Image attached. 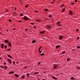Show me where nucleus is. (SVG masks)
I'll return each instance as SVG.
<instances>
[{"instance_id":"nucleus-1","label":"nucleus","mask_w":80,"mask_h":80,"mask_svg":"<svg viewBox=\"0 0 80 80\" xmlns=\"http://www.w3.org/2000/svg\"><path fill=\"white\" fill-rule=\"evenodd\" d=\"M23 18L24 20L27 21L28 20V18L26 16H24L23 17Z\"/></svg>"},{"instance_id":"nucleus-2","label":"nucleus","mask_w":80,"mask_h":80,"mask_svg":"<svg viewBox=\"0 0 80 80\" xmlns=\"http://www.w3.org/2000/svg\"><path fill=\"white\" fill-rule=\"evenodd\" d=\"M57 25H58V27H61L62 26V24H60V22L59 21L57 22L56 23Z\"/></svg>"},{"instance_id":"nucleus-3","label":"nucleus","mask_w":80,"mask_h":80,"mask_svg":"<svg viewBox=\"0 0 80 80\" xmlns=\"http://www.w3.org/2000/svg\"><path fill=\"white\" fill-rule=\"evenodd\" d=\"M7 60L8 62H9V64H11L12 62V61H11V60H10V59H7Z\"/></svg>"},{"instance_id":"nucleus-4","label":"nucleus","mask_w":80,"mask_h":80,"mask_svg":"<svg viewBox=\"0 0 80 80\" xmlns=\"http://www.w3.org/2000/svg\"><path fill=\"white\" fill-rule=\"evenodd\" d=\"M58 68V65H54L53 66V68L54 69H56V68Z\"/></svg>"},{"instance_id":"nucleus-5","label":"nucleus","mask_w":80,"mask_h":80,"mask_svg":"<svg viewBox=\"0 0 80 80\" xmlns=\"http://www.w3.org/2000/svg\"><path fill=\"white\" fill-rule=\"evenodd\" d=\"M63 38V36H60L59 37V40H62Z\"/></svg>"},{"instance_id":"nucleus-6","label":"nucleus","mask_w":80,"mask_h":80,"mask_svg":"<svg viewBox=\"0 0 80 80\" xmlns=\"http://www.w3.org/2000/svg\"><path fill=\"white\" fill-rule=\"evenodd\" d=\"M1 47L2 48H4V44L3 43H2L1 44Z\"/></svg>"},{"instance_id":"nucleus-7","label":"nucleus","mask_w":80,"mask_h":80,"mask_svg":"<svg viewBox=\"0 0 80 80\" xmlns=\"http://www.w3.org/2000/svg\"><path fill=\"white\" fill-rule=\"evenodd\" d=\"M8 44V46H9V47H12V43H11V42H9Z\"/></svg>"},{"instance_id":"nucleus-8","label":"nucleus","mask_w":80,"mask_h":80,"mask_svg":"<svg viewBox=\"0 0 80 80\" xmlns=\"http://www.w3.org/2000/svg\"><path fill=\"white\" fill-rule=\"evenodd\" d=\"M55 0H53L51 2V4H54L55 3Z\"/></svg>"},{"instance_id":"nucleus-9","label":"nucleus","mask_w":80,"mask_h":80,"mask_svg":"<svg viewBox=\"0 0 80 80\" xmlns=\"http://www.w3.org/2000/svg\"><path fill=\"white\" fill-rule=\"evenodd\" d=\"M9 74H13L14 71H11L9 72Z\"/></svg>"},{"instance_id":"nucleus-10","label":"nucleus","mask_w":80,"mask_h":80,"mask_svg":"<svg viewBox=\"0 0 80 80\" xmlns=\"http://www.w3.org/2000/svg\"><path fill=\"white\" fill-rule=\"evenodd\" d=\"M15 77H16V78H18V77H19V75L17 74H15Z\"/></svg>"},{"instance_id":"nucleus-11","label":"nucleus","mask_w":80,"mask_h":80,"mask_svg":"<svg viewBox=\"0 0 80 80\" xmlns=\"http://www.w3.org/2000/svg\"><path fill=\"white\" fill-rule=\"evenodd\" d=\"M69 15H72V14H73V12H72V11H69Z\"/></svg>"},{"instance_id":"nucleus-12","label":"nucleus","mask_w":80,"mask_h":80,"mask_svg":"<svg viewBox=\"0 0 80 80\" xmlns=\"http://www.w3.org/2000/svg\"><path fill=\"white\" fill-rule=\"evenodd\" d=\"M47 28H52V27H51V26L48 25L47 26Z\"/></svg>"},{"instance_id":"nucleus-13","label":"nucleus","mask_w":80,"mask_h":80,"mask_svg":"<svg viewBox=\"0 0 80 80\" xmlns=\"http://www.w3.org/2000/svg\"><path fill=\"white\" fill-rule=\"evenodd\" d=\"M52 78L53 79H54V80H58V79L56 78H55V77L53 76L52 77Z\"/></svg>"},{"instance_id":"nucleus-14","label":"nucleus","mask_w":80,"mask_h":80,"mask_svg":"<svg viewBox=\"0 0 80 80\" xmlns=\"http://www.w3.org/2000/svg\"><path fill=\"white\" fill-rule=\"evenodd\" d=\"M4 68L5 70H7L8 68V67L7 66H4Z\"/></svg>"},{"instance_id":"nucleus-15","label":"nucleus","mask_w":80,"mask_h":80,"mask_svg":"<svg viewBox=\"0 0 80 80\" xmlns=\"http://www.w3.org/2000/svg\"><path fill=\"white\" fill-rule=\"evenodd\" d=\"M45 32V31H43L42 32H40V33H41V34H42V33H44Z\"/></svg>"},{"instance_id":"nucleus-16","label":"nucleus","mask_w":80,"mask_h":80,"mask_svg":"<svg viewBox=\"0 0 80 80\" xmlns=\"http://www.w3.org/2000/svg\"><path fill=\"white\" fill-rule=\"evenodd\" d=\"M71 79L72 80H75V78L73 77H72L71 78Z\"/></svg>"},{"instance_id":"nucleus-17","label":"nucleus","mask_w":80,"mask_h":80,"mask_svg":"<svg viewBox=\"0 0 80 80\" xmlns=\"http://www.w3.org/2000/svg\"><path fill=\"white\" fill-rule=\"evenodd\" d=\"M21 77L22 78V79H24L25 78V76H22Z\"/></svg>"},{"instance_id":"nucleus-18","label":"nucleus","mask_w":80,"mask_h":80,"mask_svg":"<svg viewBox=\"0 0 80 80\" xmlns=\"http://www.w3.org/2000/svg\"><path fill=\"white\" fill-rule=\"evenodd\" d=\"M4 42L5 43H8V41L7 40H4Z\"/></svg>"},{"instance_id":"nucleus-19","label":"nucleus","mask_w":80,"mask_h":80,"mask_svg":"<svg viewBox=\"0 0 80 80\" xmlns=\"http://www.w3.org/2000/svg\"><path fill=\"white\" fill-rule=\"evenodd\" d=\"M41 48H42V46H40V47H39L38 49V52H40V49H41Z\"/></svg>"},{"instance_id":"nucleus-20","label":"nucleus","mask_w":80,"mask_h":80,"mask_svg":"<svg viewBox=\"0 0 80 80\" xmlns=\"http://www.w3.org/2000/svg\"><path fill=\"white\" fill-rule=\"evenodd\" d=\"M44 11L45 12H47L48 11V9L47 8H46V9H44Z\"/></svg>"},{"instance_id":"nucleus-21","label":"nucleus","mask_w":80,"mask_h":80,"mask_svg":"<svg viewBox=\"0 0 80 80\" xmlns=\"http://www.w3.org/2000/svg\"><path fill=\"white\" fill-rule=\"evenodd\" d=\"M8 57H9V58H12V56H10L9 55H8Z\"/></svg>"},{"instance_id":"nucleus-22","label":"nucleus","mask_w":80,"mask_h":80,"mask_svg":"<svg viewBox=\"0 0 80 80\" xmlns=\"http://www.w3.org/2000/svg\"><path fill=\"white\" fill-rule=\"evenodd\" d=\"M39 55H40L41 56H43V55H44V53H42V54L40 53L39 54Z\"/></svg>"},{"instance_id":"nucleus-23","label":"nucleus","mask_w":80,"mask_h":80,"mask_svg":"<svg viewBox=\"0 0 80 80\" xmlns=\"http://www.w3.org/2000/svg\"><path fill=\"white\" fill-rule=\"evenodd\" d=\"M76 68L77 69H80V67L79 66H78L76 67Z\"/></svg>"},{"instance_id":"nucleus-24","label":"nucleus","mask_w":80,"mask_h":80,"mask_svg":"<svg viewBox=\"0 0 80 80\" xmlns=\"http://www.w3.org/2000/svg\"><path fill=\"white\" fill-rule=\"evenodd\" d=\"M36 22H40V20L39 19L36 20H35Z\"/></svg>"},{"instance_id":"nucleus-25","label":"nucleus","mask_w":80,"mask_h":80,"mask_svg":"<svg viewBox=\"0 0 80 80\" xmlns=\"http://www.w3.org/2000/svg\"><path fill=\"white\" fill-rule=\"evenodd\" d=\"M35 42H36V41H35V40H33L32 42V43H35Z\"/></svg>"},{"instance_id":"nucleus-26","label":"nucleus","mask_w":80,"mask_h":80,"mask_svg":"<svg viewBox=\"0 0 80 80\" xmlns=\"http://www.w3.org/2000/svg\"><path fill=\"white\" fill-rule=\"evenodd\" d=\"M60 47V45H57L56 46V48H58Z\"/></svg>"},{"instance_id":"nucleus-27","label":"nucleus","mask_w":80,"mask_h":80,"mask_svg":"<svg viewBox=\"0 0 80 80\" xmlns=\"http://www.w3.org/2000/svg\"><path fill=\"white\" fill-rule=\"evenodd\" d=\"M52 15L50 14L49 15L48 17H49V18H52Z\"/></svg>"},{"instance_id":"nucleus-28","label":"nucleus","mask_w":80,"mask_h":80,"mask_svg":"<svg viewBox=\"0 0 80 80\" xmlns=\"http://www.w3.org/2000/svg\"><path fill=\"white\" fill-rule=\"evenodd\" d=\"M38 73H39V72H36L34 73V75H37V74H38Z\"/></svg>"},{"instance_id":"nucleus-29","label":"nucleus","mask_w":80,"mask_h":80,"mask_svg":"<svg viewBox=\"0 0 80 80\" xmlns=\"http://www.w3.org/2000/svg\"><path fill=\"white\" fill-rule=\"evenodd\" d=\"M25 8H28V4H27L25 6Z\"/></svg>"},{"instance_id":"nucleus-30","label":"nucleus","mask_w":80,"mask_h":80,"mask_svg":"<svg viewBox=\"0 0 80 80\" xmlns=\"http://www.w3.org/2000/svg\"><path fill=\"white\" fill-rule=\"evenodd\" d=\"M4 47H5V49H6V48H7V45H5Z\"/></svg>"},{"instance_id":"nucleus-31","label":"nucleus","mask_w":80,"mask_h":80,"mask_svg":"<svg viewBox=\"0 0 80 80\" xmlns=\"http://www.w3.org/2000/svg\"><path fill=\"white\" fill-rule=\"evenodd\" d=\"M62 53H66V52L65 51H62Z\"/></svg>"},{"instance_id":"nucleus-32","label":"nucleus","mask_w":80,"mask_h":80,"mask_svg":"<svg viewBox=\"0 0 80 80\" xmlns=\"http://www.w3.org/2000/svg\"><path fill=\"white\" fill-rule=\"evenodd\" d=\"M7 50H8V51H10V48H9V49H6Z\"/></svg>"},{"instance_id":"nucleus-33","label":"nucleus","mask_w":80,"mask_h":80,"mask_svg":"<svg viewBox=\"0 0 80 80\" xmlns=\"http://www.w3.org/2000/svg\"><path fill=\"white\" fill-rule=\"evenodd\" d=\"M65 10V8H64L62 10V12H64Z\"/></svg>"},{"instance_id":"nucleus-34","label":"nucleus","mask_w":80,"mask_h":80,"mask_svg":"<svg viewBox=\"0 0 80 80\" xmlns=\"http://www.w3.org/2000/svg\"><path fill=\"white\" fill-rule=\"evenodd\" d=\"M13 65H15V61H13Z\"/></svg>"},{"instance_id":"nucleus-35","label":"nucleus","mask_w":80,"mask_h":80,"mask_svg":"<svg viewBox=\"0 0 80 80\" xmlns=\"http://www.w3.org/2000/svg\"><path fill=\"white\" fill-rule=\"evenodd\" d=\"M27 77H29V73H27Z\"/></svg>"},{"instance_id":"nucleus-36","label":"nucleus","mask_w":80,"mask_h":80,"mask_svg":"<svg viewBox=\"0 0 80 80\" xmlns=\"http://www.w3.org/2000/svg\"><path fill=\"white\" fill-rule=\"evenodd\" d=\"M5 12H8V9H6L5 10Z\"/></svg>"},{"instance_id":"nucleus-37","label":"nucleus","mask_w":80,"mask_h":80,"mask_svg":"<svg viewBox=\"0 0 80 80\" xmlns=\"http://www.w3.org/2000/svg\"><path fill=\"white\" fill-rule=\"evenodd\" d=\"M9 22H12V20L9 19Z\"/></svg>"},{"instance_id":"nucleus-38","label":"nucleus","mask_w":80,"mask_h":80,"mask_svg":"<svg viewBox=\"0 0 80 80\" xmlns=\"http://www.w3.org/2000/svg\"><path fill=\"white\" fill-rule=\"evenodd\" d=\"M1 68H2L3 69L4 68V67H3L2 66H1Z\"/></svg>"},{"instance_id":"nucleus-39","label":"nucleus","mask_w":80,"mask_h":80,"mask_svg":"<svg viewBox=\"0 0 80 80\" xmlns=\"http://www.w3.org/2000/svg\"><path fill=\"white\" fill-rule=\"evenodd\" d=\"M22 15H23V14H22V13H21L20 14V16H22Z\"/></svg>"},{"instance_id":"nucleus-40","label":"nucleus","mask_w":80,"mask_h":80,"mask_svg":"<svg viewBox=\"0 0 80 80\" xmlns=\"http://www.w3.org/2000/svg\"><path fill=\"white\" fill-rule=\"evenodd\" d=\"M34 12H36V13H38V11H34Z\"/></svg>"},{"instance_id":"nucleus-41","label":"nucleus","mask_w":80,"mask_h":80,"mask_svg":"<svg viewBox=\"0 0 80 80\" xmlns=\"http://www.w3.org/2000/svg\"><path fill=\"white\" fill-rule=\"evenodd\" d=\"M79 39H80V37H78L77 38V40H79Z\"/></svg>"},{"instance_id":"nucleus-42","label":"nucleus","mask_w":80,"mask_h":80,"mask_svg":"<svg viewBox=\"0 0 80 80\" xmlns=\"http://www.w3.org/2000/svg\"><path fill=\"white\" fill-rule=\"evenodd\" d=\"M31 24L32 25H35V23H31Z\"/></svg>"},{"instance_id":"nucleus-43","label":"nucleus","mask_w":80,"mask_h":80,"mask_svg":"<svg viewBox=\"0 0 80 80\" xmlns=\"http://www.w3.org/2000/svg\"><path fill=\"white\" fill-rule=\"evenodd\" d=\"M79 31V29H78L76 30V32H78Z\"/></svg>"},{"instance_id":"nucleus-44","label":"nucleus","mask_w":80,"mask_h":80,"mask_svg":"<svg viewBox=\"0 0 80 80\" xmlns=\"http://www.w3.org/2000/svg\"><path fill=\"white\" fill-rule=\"evenodd\" d=\"M25 30L26 32H27V31L28 30V29H27V28L25 29Z\"/></svg>"},{"instance_id":"nucleus-45","label":"nucleus","mask_w":80,"mask_h":80,"mask_svg":"<svg viewBox=\"0 0 80 80\" xmlns=\"http://www.w3.org/2000/svg\"><path fill=\"white\" fill-rule=\"evenodd\" d=\"M80 46H78L77 47V48H80Z\"/></svg>"},{"instance_id":"nucleus-46","label":"nucleus","mask_w":80,"mask_h":80,"mask_svg":"<svg viewBox=\"0 0 80 80\" xmlns=\"http://www.w3.org/2000/svg\"><path fill=\"white\" fill-rule=\"evenodd\" d=\"M63 5H64V4H63L62 6H61V7H63Z\"/></svg>"},{"instance_id":"nucleus-47","label":"nucleus","mask_w":80,"mask_h":80,"mask_svg":"<svg viewBox=\"0 0 80 80\" xmlns=\"http://www.w3.org/2000/svg\"><path fill=\"white\" fill-rule=\"evenodd\" d=\"M40 62H39L38 63V65H40Z\"/></svg>"},{"instance_id":"nucleus-48","label":"nucleus","mask_w":80,"mask_h":80,"mask_svg":"<svg viewBox=\"0 0 80 80\" xmlns=\"http://www.w3.org/2000/svg\"><path fill=\"white\" fill-rule=\"evenodd\" d=\"M28 67H27V66H25V68H27Z\"/></svg>"},{"instance_id":"nucleus-49","label":"nucleus","mask_w":80,"mask_h":80,"mask_svg":"<svg viewBox=\"0 0 80 80\" xmlns=\"http://www.w3.org/2000/svg\"><path fill=\"white\" fill-rule=\"evenodd\" d=\"M75 3H77V0H75Z\"/></svg>"},{"instance_id":"nucleus-50","label":"nucleus","mask_w":80,"mask_h":80,"mask_svg":"<svg viewBox=\"0 0 80 80\" xmlns=\"http://www.w3.org/2000/svg\"><path fill=\"white\" fill-rule=\"evenodd\" d=\"M34 28H37V27H36L35 26H34L33 27Z\"/></svg>"},{"instance_id":"nucleus-51","label":"nucleus","mask_w":80,"mask_h":80,"mask_svg":"<svg viewBox=\"0 0 80 80\" xmlns=\"http://www.w3.org/2000/svg\"><path fill=\"white\" fill-rule=\"evenodd\" d=\"M67 60L68 61H69V60H70V59L68 58V59H67Z\"/></svg>"},{"instance_id":"nucleus-52","label":"nucleus","mask_w":80,"mask_h":80,"mask_svg":"<svg viewBox=\"0 0 80 80\" xmlns=\"http://www.w3.org/2000/svg\"><path fill=\"white\" fill-rule=\"evenodd\" d=\"M17 8H15V11H16V10L17 9Z\"/></svg>"},{"instance_id":"nucleus-53","label":"nucleus","mask_w":80,"mask_h":80,"mask_svg":"<svg viewBox=\"0 0 80 80\" xmlns=\"http://www.w3.org/2000/svg\"><path fill=\"white\" fill-rule=\"evenodd\" d=\"M6 65V62H4V65Z\"/></svg>"},{"instance_id":"nucleus-54","label":"nucleus","mask_w":80,"mask_h":80,"mask_svg":"<svg viewBox=\"0 0 80 80\" xmlns=\"http://www.w3.org/2000/svg\"><path fill=\"white\" fill-rule=\"evenodd\" d=\"M19 22H22V21L20 20L18 21Z\"/></svg>"},{"instance_id":"nucleus-55","label":"nucleus","mask_w":80,"mask_h":80,"mask_svg":"<svg viewBox=\"0 0 80 80\" xmlns=\"http://www.w3.org/2000/svg\"><path fill=\"white\" fill-rule=\"evenodd\" d=\"M42 52L41 51L40 52H39V53H42Z\"/></svg>"},{"instance_id":"nucleus-56","label":"nucleus","mask_w":80,"mask_h":80,"mask_svg":"<svg viewBox=\"0 0 80 80\" xmlns=\"http://www.w3.org/2000/svg\"><path fill=\"white\" fill-rule=\"evenodd\" d=\"M71 5H73V3H71Z\"/></svg>"},{"instance_id":"nucleus-57","label":"nucleus","mask_w":80,"mask_h":80,"mask_svg":"<svg viewBox=\"0 0 80 80\" xmlns=\"http://www.w3.org/2000/svg\"><path fill=\"white\" fill-rule=\"evenodd\" d=\"M16 63H17V64H18V62H16Z\"/></svg>"},{"instance_id":"nucleus-58","label":"nucleus","mask_w":80,"mask_h":80,"mask_svg":"<svg viewBox=\"0 0 80 80\" xmlns=\"http://www.w3.org/2000/svg\"><path fill=\"white\" fill-rule=\"evenodd\" d=\"M72 51H74V50H75L73 49H72Z\"/></svg>"},{"instance_id":"nucleus-59","label":"nucleus","mask_w":80,"mask_h":80,"mask_svg":"<svg viewBox=\"0 0 80 80\" xmlns=\"http://www.w3.org/2000/svg\"><path fill=\"white\" fill-rule=\"evenodd\" d=\"M2 59V58L1 57H0V60H1Z\"/></svg>"},{"instance_id":"nucleus-60","label":"nucleus","mask_w":80,"mask_h":80,"mask_svg":"<svg viewBox=\"0 0 80 80\" xmlns=\"http://www.w3.org/2000/svg\"><path fill=\"white\" fill-rule=\"evenodd\" d=\"M7 32H8V30H7Z\"/></svg>"},{"instance_id":"nucleus-61","label":"nucleus","mask_w":80,"mask_h":80,"mask_svg":"<svg viewBox=\"0 0 80 80\" xmlns=\"http://www.w3.org/2000/svg\"><path fill=\"white\" fill-rule=\"evenodd\" d=\"M12 8V9H13V7H12V8Z\"/></svg>"},{"instance_id":"nucleus-62","label":"nucleus","mask_w":80,"mask_h":80,"mask_svg":"<svg viewBox=\"0 0 80 80\" xmlns=\"http://www.w3.org/2000/svg\"><path fill=\"white\" fill-rule=\"evenodd\" d=\"M42 80H46L45 79H42Z\"/></svg>"},{"instance_id":"nucleus-63","label":"nucleus","mask_w":80,"mask_h":80,"mask_svg":"<svg viewBox=\"0 0 80 80\" xmlns=\"http://www.w3.org/2000/svg\"><path fill=\"white\" fill-rule=\"evenodd\" d=\"M38 80H40V78H38Z\"/></svg>"},{"instance_id":"nucleus-64","label":"nucleus","mask_w":80,"mask_h":80,"mask_svg":"<svg viewBox=\"0 0 80 80\" xmlns=\"http://www.w3.org/2000/svg\"><path fill=\"white\" fill-rule=\"evenodd\" d=\"M54 21H53V20H52V22H54Z\"/></svg>"}]
</instances>
